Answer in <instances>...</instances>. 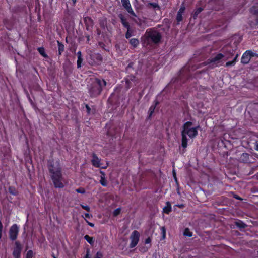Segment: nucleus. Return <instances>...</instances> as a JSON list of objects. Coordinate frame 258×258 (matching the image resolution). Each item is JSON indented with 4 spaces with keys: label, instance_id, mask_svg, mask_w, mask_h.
<instances>
[{
    "label": "nucleus",
    "instance_id": "9b49d317",
    "mask_svg": "<svg viewBox=\"0 0 258 258\" xmlns=\"http://www.w3.org/2000/svg\"><path fill=\"white\" fill-rule=\"evenodd\" d=\"M15 247L13 251V255L14 258H20L21 253L22 250V245L19 241H16L15 242Z\"/></svg>",
    "mask_w": 258,
    "mask_h": 258
},
{
    "label": "nucleus",
    "instance_id": "a18cd8bd",
    "mask_svg": "<svg viewBox=\"0 0 258 258\" xmlns=\"http://www.w3.org/2000/svg\"><path fill=\"white\" fill-rule=\"evenodd\" d=\"M80 206L84 210H85L87 212H90V208L88 205H84L83 204H80Z\"/></svg>",
    "mask_w": 258,
    "mask_h": 258
},
{
    "label": "nucleus",
    "instance_id": "f3484780",
    "mask_svg": "<svg viewBox=\"0 0 258 258\" xmlns=\"http://www.w3.org/2000/svg\"><path fill=\"white\" fill-rule=\"evenodd\" d=\"M249 154L247 153H243L239 158V161L244 163H249L250 162Z\"/></svg>",
    "mask_w": 258,
    "mask_h": 258
},
{
    "label": "nucleus",
    "instance_id": "c03bdc74",
    "mask_svg": "<svg viewBox=\"0 0 258 258\" xmlns=\"http://www.w3.org/2000/svg\"><path fill=\"white\" fill-rule=\"evenodd\" d=\"M185 7L184 5L183 4H182L181 6V7L177 13L182 14V13L185 11Z\"/></svg>",
    "mask_w": 258,
    "mask_h": 258
},
{
    "label": "nucleus",
    "instance_id": "20e7f679",
    "mask_svg": "<svg viewBox=\"0 0 258 258\" xmlns=\"http://www.w3.org/2000/svg\"><path fill=\"white\" fill-rule=\"evenodd\" d=\"M146 40L149 43L159 44L162 39L161 34L154 29H148L146 31Z\"/></svg>",
    "mask_w": 258,
    "mask_h": 258
},
{
    "label": "nucleus",
    "instance_id": "bb28decb",
    "mask_svg": "<svg viewBox=\"0 0 258 258\" xmlns=\"http://www.w3.org/2000/svg\"><path fill=\"white\" fill-rule=\"evenodd\" d=\"M172 210L171 205L169 202H166V206L163 208V212L169 214Z\"/></svg>",
    "mask_w": 258,
    "mask_h": 258
},
{
    "label": "nucleus",
    "instance_id": "3c124183",
    "mask_svg": "<svg viewBox=\"0 0 258 258\" xmlns=\"http://www.w3.org/2000/svg\"><path fill=\"white\" fill-rule=\"evenodd\" d=\"M84 258H90V250L89 249H87L86 250V254L84 256Z\"/></svg>",
    "mask_w": 258,
    "mask_h": 258
},
{
    "label": "nucleus",
    "instance_id": "dca6fc26",
    "mask_svg": "<svg viewBox=\"0 0 258 258\" xmlns=\"http://www.w3.org/2000/svg\"><path fill=\"white\" fill-rule=\"evenodd\" d=\"M118 17L120 19V22L123 27L125 28L130 25L124 15L122 13H120L118 15Z\"/></svg>",
    "mask_w": 258,
    "mask_h": 258
},
{
    "label": "nucleus",
    "instance_id": "393cba45",
    "mask_svg": "<svg viewBox=\"0 0 258 258\" xmlns=\"http://www.w3.org/2000/svg\"><path fill=\"white\" fill-rule=\"evenodd\" d=\"M129 43L133 48H136L139 44V40L137 38H132L129 41Z\"/></svg>",
    "mask_w": 258,
    "mask_h": 258
},
{
    "label": "nucleus",
    "instance_id": "58836bf2",
    "mask_svg": "<svg viewBox=\"0 0 258 258\" xmlns=\"http://www.w3.org/2000/svg\"><path fill=\"white\" fill-rule=\"evenodd\" d=\"M160 229L162 239H164L166 238V228L165 227H161Z\"/></svg>",
    "mask_w": 258,
    "mask_h": 258
},
{
    "label": "nucleus",
    "instance_id": "a211bd4d",
    "mask_svg": "<svg viewBox=\"0 0 258 258\" xmlns=\"http://www.w3.org/2000/svg\"><path fill=\"white\" fill-rule=\"evenodd\" d=\"M249 54L248 53V52H247V50H246L243 54V55L242 56L241 60V62L242 63H243L244 64H246L249 62L251 58H250V56H249Z\"/></svg>",
    "mask_w": 258,
    "mask_h": 258
},
{
    "label": "nucleus",
    "instance_id": "72a5a7b5",
    "mask_svg": "<svg viewBox=\"0 0 258 258\" xmlns=\"http://www.w3.org/2000/svg\"><path fill=\"white\" fill-rule=\"evenodd\" d=\"M26 94H27V98H28L30 104L31 105V106H32L33 108H35L36 107L35 103L31 98L28 92H27Z\"/></svg>",
    "mask_w": 258,
    "mask_h": 258
},
{
    "label": "nucleus",
    "instance_id": "a878e982",
    "mask_svg": "<svg viewBox=\"0 0 258 258\" xmlns=\"http://www.w3.org/2000/svg\"><path fill=\"white\" fill-rule=\"evenodd\" d=\"M250 12L253 15L258 16V3L250 8Z\"/></svg>",
    "mask_w": 258,
    "mask_h": 258
},
{
    "label": "nucleus",
    "instance_id": "69168bd1",
    "mask_svg": "<svg viewBox=\"0 0 258 258\" xmlns=\"http://www.w3.org/2000/svg\"><path fill=\"white\" fill-rule=\"evenodd\" d=\"M77 1V0H72L74 5L76 4Z\"/></svg>",
    "mask_w": 258,
    "mask_h": 258
},
{
    "label": "nucleus",
    "instance_id": "79ce46f5",
    "mask_svg": "<svg viewBox=\"0 0 258 258\" xmlns=\"http://www.w3.org/2000/svg\"><path fill=\"white\" fill-rule=\"evenodd\" d=\"M33 256V252L32 250H29L27 251L26 258H32Z\"/></svg>",
    "mask_w": 258,
    "mask_h": 258
},
{
    "label": "nucleus",
    "instance_id": "ddd939ff",
    "mask_svg": "<svg viewBox=\"0 0 258 258\" xmlns=\"http://www.w3.org/2000/svg\"><path fill=\"white\" fill-rule=\"evenodd\" d=\"M83 20L86 30L87 31H91L94 25V21L90 17L87 16L83 18Z\"/></svg>",
    "mask_w": 258,
    "mask_h": 258
},
{
    "label": "nucleus",
    "instance_id": "1a4fd4ad",
    "mask_svg": "<svg viewBox=\"0 0 258 258\" xmlns=\"http://www.w3.org/2000/svg\"><path fill=\"white\" fill-rule=\"evenodd\" d=\"M125 82V88L129 89L137 84V79L134 75H128L124 79Z\"/></svg>",
    "mask_w": 258,
    "mask_h": 258
},
{
    "label": "nucleus",
    "instance_id": "423d86ee",
    "mask_svg": "<svg viewBox=\"0 0 258 258\" xmlns=\"http://www.w3.org/2000/svg\"><path fill=\"white\" fill-rule=\"evenodd\" d=\"M223 0H209L207 4L208 9L211 10H221L223 8Z\"/></svg>",
    "mask_w": 258,
    "mask_h": 258
},
{
    "label": "nucleus",
    "instance_id": "09e8293b",
    "mask_svg": "<svg viewBox=\"0 0 258 258\" xmlns=\"http://www.w3.org/2000/svg\"><path fill=\"white\" fill-rule=\"evenodd\" d=\"M235 64V63H234V62L233 60H232V61H229L227 62L226 63L225 66L229 67L230 66H234Z\"/></svg>",
    "mask_w": 258,
    "mask_h": 258
},
{
    "label": "nucleus",
    "instance_id": "aec40b11",
    "mask_svg": "<svg viewBox=\"0 0 258 258\" xmlns=\"http://www.w3.org/2000/svg\"><path fill=\"white\" fill-rule=\"evenodd\" d=\"M101 174L100 180L99 181L100 183L104 187L107 186V181L105 178V174L104 171H100Z\"/></svg>",
    "mask_w": 258,
    "mask_h": 258
},
{
    "label": "nucleus",
    "instance_id": "de8ad7c7",
    "mask_svg": "<svg viewBox=\"0 0 258 258\" xmlns=\"http://www.w3.org/2000/svg\"><path fill=\"white\" fill-rule=\"evenodd\" d=\"M134 62H130L128 65L127 66L126 68V70L127 71H129L131 69H133V65H134Z\"/></svg>",
    "mask_w": 258,
    "mask_h": 258
},
{
    "label": "nucleus",
    "instance_id": "39448f33",
    "mask_svg": "<svg viewBox=\"0 0 258 258\" xmlns=\"http://www.w3.org/2000/svg\"><path fill=\"white\" fill-rule=\"evenodd\" d=\"M192 124L193 123L191 121L185 122L183 125V130L181 131L183 133H184L185 135H188L191 139L195 138L198 135V130L200 127V126L198 125L191 128L190 127Z\"/></svg>",
    "mask_w": 258,
    "mask_h": 258
},
{
    "label": "nucleus",
    "instance_id": "4c0bfd02",
    "mask_svg": "<svg viewBox=\"0 0 258 258\" xmlns=\"http://www.w3.org/2000/svg\"><path fill=\"white\" fill-rule=\"evenodd\" d=\"M120 212H121V208H118L114 210V211L113 212V216L114 217H116L120 214Z\"/></svg>",
    "mask_w": 258,
    "mask_h": 258
},
{
    "label": "nucleus",
    "instance_id": "4d7b16f0",
    "mask_svg": "<svg viewBox=\"0 0 258 258\" xmlns=\"http://www.w3.org/2000/svg\"><path fill=\"white\" fill-rule=\"evenodd\" d=\"M254 149L255 150L258 151V141L255 142Z\"/></svg>",
    "mask_w": 258,
    "mask_h": 258
},
{
    "label": "nucleus",
    "instance_id": "4468645a",
    "mask_svg": "<svg viewBox=\"0 0 258 258\" xmlns=\"http://www.w3.org/2000/svg\"><path fill=\"white\" fill-rule=\"evenodd\" d=\"M227 136H229V135H227L226 134H224V135L220 138L219 144H221V145L225 148H228V146L230 145L231 142L229 140L226 139Z\"/></svg>",
    "mask_w": 258,
    "mask_h": 258
},
{
    "label": "nucleus",
    "instance_id": "c756f323",
    "mask_svg": "<svg viewBox=\"0 0 258 258\" xmlns=\"http://www.w3.org/2000/svg\"><path fill=\"white\" fill-rule=\"evenodd\" d=\"M37 50L41 55L45 58L48 57V55L46 53L45 48L43 47H38Z\"/></svg>",
    "mask_w": 258,
    "mask_h": 258
},
{
    "label": "nucleus",
    "instance_id": "7ed1b4c3",
    "mask_svg": "<svg viewBox=\"0 0 258 258\" xmlns=\"http://www.w3.org/2000/svg\"><path fill=\"white\" fill-rule=\"evenodd\" d=\"M106 82L103 79L95 78L92 79L91 82L87 85L88 93L91 98H96L99 96L103 88L106 86Z\"/></svg>",
    "mask_w": 258,
    "mask_h": 258
},
{
    "label": "nucleus",
    "instance_id": "052dcab7",
    "mask_svg": "<svg viewBox=\"0 0 258 258\" xmlns=\"http://www.w3.org/2000/svg\"><path fill=\"white\" fill-rule=\"evenodd\" d=\"M84 215H85V218H88V219H89V218L91 217V215H90V214H88V213H85V214H84Z\"/></svg>",
    "mask_w": 258,
    "mask_h": 258
},
{
    "label": "nucleus",
    "instance_id": "f704fd0d",
    "mask_svg": "<svg viewBox=\"0 0 258 258\" xmlns=\"http://www.w3.org/2000/svg\"><path fill=\"white\" fill-rule=\"evenodd\" d=\"M183 234L186 236L191 237L192 236V232L188 228H186L184 231Z\"/></svg>",
    "mask_w": 258,
    "mask_h": 258
},
{
    "label": "nucleus",
    "instance_id": "0e129e2a",
    "mask_svg": "<svg viewBox=\"0 0 258 258\" xmlns=\"http://www.w3.org/2000/svg\"><path fill=\"white\" fill-rule=\"evenodd\" d=\"M229 52H230V54L231 56L233 55V52H234V51L232 49H230L229 50Z\"/></svg>",
    "mask_w": 258,
    "mask_h": 258
},
{
    "label": "nucleus",
    "instance_id": "680f3d73",
    "mask_svg": "<svg viewBox=\"0 0 258 258\" xmlns=\"http://www.w3.org/2000/svg\"><path fill=\"white\" fill-rule=\"evenodd\" d=\"M234 198H235L237 200H241V198L238 195H235L234 196Z\"/></svg>",
    "mask_w": 258,
    "mask_h": 258
},
{
    "label": "nucleus",
    "instance_id": "13d9d810",
    "mask_svg": "<svg viewBox=\"0 0 258 258\" xmlns=\"http://www.w3.org/2000/svg\"><path fill=\"white\" fill-rule=\"evenodd\" d=\"M238 57V54H237L235 56V57H234V58H233V59L232 60L234 62V63H236V61H237V57Z\"/></svg>",
    "mask_w": 258,
    "mask_h": 258
},
{
    "label": "nucleus",
    "instance_id": "a19ab883",
    "mask_svg": "<svg viewBox=\"0 0 258 258\" xmlns=\"http://www.w3.org/2000/svg\"><path fill=\"white\" fill-rule=\"evenodd\" d=\"M98 46H100L101 48L104 49V50L106 51H109V49H106V45L103 42H98Z\"/></svg>",
    "mask_w": 258,
    "mask_h": 258
},
{
    "label": "nucleus",
    "instance_id": "bf43d9fd",
    "mask_svg": "<svg viewBox=\"0 0 258 258\" xmlns=\"http://www.w3.org/2000/svg\"><path fill=\"white\" fill-rule=\"evenodd\" d=\"M77 57H81L82 56V53L80 51H79L77 53Z\"/></svg>",
    "mask_w": 258,
    "mask_h": 258
},
{
    "label": "nucleus",
    "instance_id": "f8f14e48",
    "mask_svg": "<svg viewBox=\"0 0 258 258\" xmlns=\"http://www.w3.org/2000/svg\"><path fill=\"white\" fill-rule=\"evenodd\" d=\"M122 6L126 11L133 16H136L135 12L133 10L131 3L129 0H121Z\"/></svg>",
    "mask_w": 258,
    "mask_h": 258
},
{
    "label": "nucleus",
    "instance_id": "6ab92c4d",
    "mask_svg": "<svg viewBox=\"0 0 258 258\" xmlns=\"http://www.w3.org/2000/svg\"><path fill=\"white\" fill-rule=\"evenodd\" d=\"M154 103L152 104L149 109L148 118H150L154 113L156 106L159 104V102L157 100L154 101Z\"/></svg>",
    "mask_w": 258,
    "mask_h": 258
},
{
    "label": "nucleus",
    "instance_id": "473e14b6",
    "mask_svg": "<svg viewBox=\"0 0 258 258\" xmlns=\"http://www.w3.org/2000/svg\"><path fill=\"white\" fill-rule=\"evenodd\" d=\"M148 7H152L155 9H160V6L157 3L149 2L148 3Z\"/></svg>",
    "mask_w": 258,
    "mask_h": 258
},
{
    "label": "nucleus",
    "instance_id": "338daca9",
    "mask_svg": "<svg viewBox=\"0 0 258 258\" xmlns=\"http://www.w3.org/2000/svg\"><path fill=\"white\" fill-rule=\"evenodd\" d=\"M255 21H256V25H258V18L256 19Z\"/></svg>",
    "mask_w": 258,
    "mask_h": 258
},
{
    "label": "nucleus",
    "instance_id": "4be33fe9",
    "mask_svg": "<svg viewBox=\"0 0 258 258\" xmlns=\"http://www.w3.org/2000/svg\"><path fill=\"white\" fill-rule=\"evenodd\" d=\"M3 24L4 26L6 27V28L9 30H11V28L13 26L12 23L11 21L8 19V18H5L3 20Z\"/></svg>",
    "mask_w": 258,
    "mask_h": 258
},
{
    "label": "nucleus",
    "instance_id": "8fccbe9b",
    "mask_svg": "<svg viewBox=\"0 0 258 258\" xmlns=\"http://www.w3.org/2000/svg\"><path fill=\"white\" fill-rule=\"evenodd\" d=\"M85 108L86 109V111L88 114H90L91 112V108L88 104L85 105Z\"/></svg>",
    "mask_w": 258,
    "mask_h": 258
},
{
    "label": "nucleus",
    "instance_id": "9d476101",
    "mask_svg": "<svg viewBox=\"0 0 258 258\" xmlns=\"http://www.w3.org/2000/svg\"><path fill=\"white\" fill-rule=\"evenodd\" d=\"M91 60L89 63L92 65L100 64L102 62L103 58L102 55L99 53H92L90 55Z\"/></svg>",
    "mask_w": 258,
    "mask_h": 258
},
{
    "label": "nucleus",
    "instance_id": "7c9ffc66",
    "mask_svg": "<svg viewBox=\"0 0 258 258\" xmlns=\"http://www.w3.org/2000/svg\"><path fill=\"white\" fill-rule=\"evenodd\" d=\"M8 190L10 194L13 196H17L18 195V192L14 186H10Z\"/></svg>",
    "mask_w": 258,
    "mask_h": 258
},
{
    "label": "nucleus",
    "instance_id": "2f4dec72",
    "mask_svg": "<svg viewBox=\"0 0 258 258\" xmlns=\"http://www.w3.org/2000/svg\"><path fill=\"white\" fill-rule=\"evenodd\" d=\"M84 239L91 245H93L94 243L93 237H90L88 235H86L84 236Z\"/></svg>",
    "mask_w": 258,
    "mask_h": 258
},
{
    "label": "nucleus",
    "instance_id": "b1692460",
    "mask_svg": "<svg viewBox=\"0 0 258 258\" xmlns=\"http://www.w3.org/2000/svg\"><path fill=\"white\" fill-rule=\"evenodd\" d=\"M125 28L127 31L125 34V37L126 39H129L133 35L134 30L131 28L130 25Z\"/></svg>",
    "mask_w": 258,
    "mask_h": 258
},
{
    "label": "nucleus",
    "instance_id": "e2e57ef3",
    "mask_svg": "<svg viewBox=\"0 0 258 258\" xmlns=\"http://www.w3.org/2000/svg\"><path fill=\"white\" fill-rule=\"evenodd\" d=\"M173 176H174V178L175 181L177 182V177L176 176V173H175V172H174V170L173 171Z\"/></svg>",
    "mask_w": 258,
    "mask_h": 258
},
{
    "label": "nucleus",
    "instance_id": "0eeeda50",
    "mask_svg": "<svg viewBox=\"0 0 258 258\" xmlns=\"http://www.w3.org/2000/svg\"><path fill=\"white\" fill-rule=\"evenodd\" d=\"M19 227L17 224H13L9 230V238L12 241H15L19 234Z\"/></svg>",
    "mask_w": 258,
    "mask_h": 258
},
{
    "label": "nucleus",
    "instance_id": "c85d7f7f",
    "mask_svg": "<svg viewBox=\"0 0 258 258\" xmlns=\"http://www.w3.org/2000/svg\"><path fill=\"white\" fill-rule=\"evenodd\" d=\"M204 10V9L202 7H199L196 9L193 13H192V17L194 19H197L198 15Z\"/></svg>",
    "mask_w": 258,
    "mask_h": 258
},
{
    "label": "nucleus",
    "instance_id": "f257e3e1",
    "mask_svg": "<svg viewBox=\"0 0 258 258\" xmlns=\"http://www.w3.org/2000/svg\"><path fill=\"white\" fill-rule=\"evenodd\" d=\"M224 57V55L219 53L214 57L208 59L206 61L198 66L192 65L191 62H189L184 66L179 72V74L176 79L177 83L184 84L192 79L191 72L195 71L203 66L209 65L210 68H214L219 66L220 60Z\"/></svg>",
    "mask_w": 258,
    "mask_h": 258
},
{
    "label": "nucleus",
    "instance_id": "37998d69",
    "mask_svg": "<svg viewBox=\"0 0 258 258\" xmlns=\"http://www.w3.org/2000/svg\"><path fill=\"white\" fill-rule=\"evenodd\" d=\"M76 191L77 193L82 194H84L85 193V190L83 187H80L79 188L76 189Z\"/></svg>",
    "mask_w": 258,
    "mask_h": 258
},
{
    "label": "nucleus",
    "instance_id": "ea45409f",
    "mask_svg": "<svg viewBox=\"0 0 258 258\" xmlns=\"http://www.w3.org/2000/svg\"><path fill=\"white\" fill-rule=\"evenodd\" d=\"M83 60V58L82 57H78V59H77V68H81Z\"/></svg>",
    "mask_w": 258,
    "mask_h": 258
},
{
    "label": "nucleus",
    "instance_id": "603ef678",
    "mask_svg": "<svg viewBox=\"0 0 258 258\" xmlns=\"http://www.w3.org/2000/svg\"><path fill=\"white\" fill-rule=\"evenodd\" d=\"M151 242V238L150 237H148L147 239H146L145 241V244H149Z\"/></svg>",
    "mask_w": 258,
    "mask_h": 258
},
{
    "label": "nucleus",
    "instance_id": "864d4df0",
    "mask_svg": "<svg viewBox=\"0 0 258 258\" xmlns=\"http://www.w3.org/2000/svg\"><path fill=\"white\" fill-rule=\"evenodd\" d=\"M85 221L87 223V224L90 226L91 227H94V224L91 222H89L88 220H87L86 219H85Z\"/></svg>",
    "mask_w": 258,
    "mask_h": 258
},
{
    "label": "nucleus",
    "instance_id": "c9c22d12",
    "mask_svg": "<svg viewBox=\"0 0 258 258\" xmlns=\"http://www.w3.org/2000/svg\"><path fill=\"white\" fill-rule=\"evenodd\" d=\"M176 19L177 24H179L183 20L182 14H179V13H177Z\"/></svg>",
    "mask_w": 258,
    "mask_h": 258
},
{
    "label": "nucleus",
    "instance_id": "cd10ccee",
    "mask_svg": "<svg viewBox=\"0 0 258 258\" xmlns=\"http://www.w3.org/2000/svg\"><path fill=\"white\" fill-rule=\"evenodd\" d=\"M57 43L58 49V56H60L61 55L62 53L64 51V46L61 42L59 41H57Z\"/></svg>",
    "mask_w": 258,
    "mask_h": 258
},
{
    "label": "nucleus",
    "instance_id": "f03ea898",
    "mask_svg": "<svg viewBox=\"0 0 258 258\" xmlns=\"http://www.w3.org/2000/svg\"><path fill=\"white\" fill-rule=\"evenodd\" d=\"M47 167L50 178L55 188H63L65 179L62 174V169L59 162L55 165L53 160H49Z\"/></svg>",
    "mask_w": 258,
    "mask_h": 258
},
{
    "label": "nucleus",
    "instance_id": "2eb2a0df",
    "mask_svg": "<svg viewBox=\"0 0 258 258\" xmlns=\"http://www.w3.org/2000/svg\"><path fill=\"white\" fill-rule=\"evenodd\" d=\"M91 163L92 165L95 167H100V160L98 158V157L95 153H93L92 154Z\"/></svg>",
    "mask_w": 258,
    "mask_h": 258
},
{
    "label": "nucleus",
    "instance_id": "6e6552de",
    "mask_svg": "<svg viewBox=\"0 0 258 258\" xmlns=\"http://www.w3.org/2000/svg\"><path fill=\"white\" fill-rule=\"evenodd\" d=\"M140 236L139 232L137 230H134L130 236L131 242L129 245L130 248H133L137 246L139 241Z\"/></svg>",
    "mask_w": 258,
    "mask_h": 258
},
{
    "label": "nucleus",
    "instance_id": "e433bc0d",
    "mask_svg": "<svg viewBox=\"0 0 258 258\" xmlns=\"http://www.w3.org/2000/svg\"><path fill=\"white\" fill-rule=\"evenodd\" d=\"M247 52H248V53H249V56H250V58H251L252 57H258V53H254L250 50H247Z\"/></svg>",
    "mask_w": 258,
    "mask_h": 258
},
{
    "label": "nucleus",
    "instance_id": "49530a36",
    "mask_svg": "<svg viewBox=\"0 0 258 258\" xmlns=\"http://www.w3.org/2000/svg\"><path fill=\"white\" fill-rule=\"evenodd\" d=\"M103 254L100 251L97 252L94 258H103Z\"/></svg>",
    "mask_w": 258,
    "mask_h": 258
},
{
    "label": "nucleus",
    "instance_id": "412c9836",
    "mask_svg": "<svg viewBox=\"0 0 258 258\" xmlns=\"http://www.w3.org/2000/svg\"><path fill=\"white\" fill-rule=\"evenodd\" d=\"M181 136H182V140H181V145L182 147L184 148H186L187 146V143H188V139L187 138L186 135L184 134V133H183L181 132Z\"/></svg>",
    "mask_w": 258,
    "mask_h": 258
},
{
    "label": "nucleus",
    "instance_id": "5fc2aeb1",
    "mask_svg": "<svg viewBox=\"0 0 258 258\" xmlns=\"http://www.w3.org/2000/svg\"><path fill=\"white\" fill-rule=\"evenodd\" d=\"M206 71V70H202V71H197V72H196V73H195V75H194V77H196V76L197 74H201V73H202L205 72Z\"/></svg>",
    "mask_w": 258,
    "mask_h": 258
},
{
    "label": "nucleus",
    "instance_id": "6e6d98bb",
    "mask_svg": "<svg viewBox=\"0 0 258 258\" xmlns=\"http://www.w3.org/2000/svg\"><path fill=\"white\" fill-rule=\"evenodd\" d=\"M85 37H86V39H87L86 42L87 43H89V41H90V36L87 34V35H85Z\"/></svg>",
    "mask_w": 258,
    "mask_h": 258
},
{
    "label": "nucleus",
    "instance_id": "774afa93",
    "mask_svg": "<svg viewBox=\"0 0 258 258\" xmlns=\"http://www.w3.org/2000/svg\"><path fill=\"white\" fill-rule=\"evenodd\" d=\"M52 256L53 258H57V257L54 255V254H53L52 255Z\"/></svg>",
    "mask_w": 258,
    "mask_h": 258
},
{
    "label": "nucleus",
    "instance_id": "5701e85b",
    "mask_svg": "<svg viewBox=\"0 0 258 258\" xmlns=\"http://www.w3.org/2000/svg\"><path fill=\"white\" fill-rule=\"evenodd\" d=\"M235 225L237 227L239 228V229H244L246 227L247 225L244 223L243 221L240 220H238L237 221H235Z\"/></svg>",
    "mask_w": 258,
    "mask_h": 258
}]
</instances>
